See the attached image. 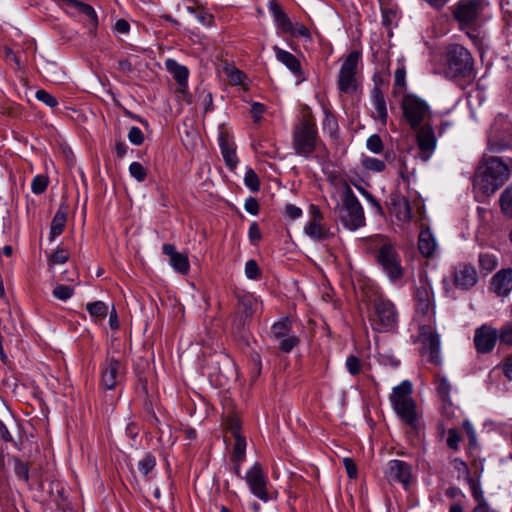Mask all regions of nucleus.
<instances>
[{
    "mask_svg": "<svg viewBox=\"0 0 512 512\" xmlns=\"http://www.w3.org/2000/svg\"><path fill=\"white\" fill-rule=\"evenodd\" d=\"M415 309L419 321V341L421 353L428 361L439 365L440 357V336L435 332L434 327V303L432 287L429 282L421 280L414 294Z\"/></svg>",
    "mask_w": 512,
    "mask_h": 512,
    "instance_id": "f257e3e1",
    "label": "nucleus"
},
{
    "mask_svg": "<svg viewBox=\"0 0 512 512\" xmlns=\"http://www.w3.org/2000/svg\"><path fill=\"white\" fill-rule=\"evenodd\" d=\"M511 172V159L505 162L499 157H489L479 166L474 186L483 195L490 196L510 178Z\"/></svg>",
    "mask_w": 512,
    "mask_h": 512,
    "instance_id": "f03ea898",
    "label": "nucleus"
},
{
    "mask_svg": "<svg viewBox=\"0 0 512 512\" xmlns=\"http://www.w3.org/2000/svg\"><path fill=\"white\" fill-rule=\"evenodd\" d=\"M370 249L374 250L375 258L382 271L391 282H397L404 276L401 256L395 244L387 237L376 235L370 239Z\"/></svg>",
    "mask_w": 512,
    "mask_h": 512,
    "instance_id": "7ed1b4c3",
    "label": "nucleus"
},
{
    "mask_svg": "<svg viewBox=\"0 0 512 512\" xmlns=\"http://www.w3.org/2000/svg\"><path fill=\"white\" fill-rule=\"evenodd\" d=\"M489 3L485 0H459L451 6L453 18L457 21L461 31L475 29L483 19Z\"/></svg>",
    "mask_w": 512,
    "mask_h": 512,
    "instance_id": "20e7f679",
    "label": "nucleus"
},
{
    "mask_svg": "<svg viewBox=\"0 0 512 512\" xmlns=\"http://www.w3.org/2000/svg\"><path fill=\"white\" fill-rule=\"evenodd\" d=\"M413 387L410 381L404 380L395 386L389 400L398 417L407 425L414 426L418 420L416 404L412 398Z\"/></svg>",
    "mask_w": 512,
    "mask_h": 512,
    "instance_id": "39448f33",
    "label": "nucleus"
},
{
    "mask_svg": "<svg viewBox=\"0 0 512 512\" xmlns=\"http://www.w3.org/2000/svg\"><path fill=\"white\" fill-rule=\"evenodd\" d=\"M338 217L343 226L355 231L365 225L364 210L356 195L348 185H344L342 203L336 207Z\"/></svg>",
    "mask_w": 512,
    "mask_h": 512,
    "instance_id": "423d86ee",
    "label": "nucleus"
},
{
    "mask_svg": "<svg viewBox=\"0 0 512 512\" xmlns=\"http://www.w3.org/2000/svg\"><path fill=\"white\" fill-rule=\"evenodd\" d=\"M473 58L471 53L459 44L448 48L446 55V73L452 78L470 77L473 74Z\"/></svg>",
    "mask_w": 512,
    "mask_h": 512,
    "instance_id": "0eeeda50",
    "label": "nucleus"
},
{
    "mask_svg": "<svg viewBox=\"0 0 512 512\" xmlns=\"http://www.w3.org/2000/svg\"><path fill=\"white\" fill-rule=\"evenodd\" d=\"M401 107L404 118L411 128H419L424 122L430 123L432 113L429 105L422 98L414 94L405 95Z\"/></svg>",
    "mask_w": 512,
    "mask_h": 512,
    "instance_id": "6e6552de",
    "label": "nucleus"
},
{
    "mask_svg": "<svg viewBox=\"0 0 512 512\" xmlns=\"http://www.w3.org/2000/svg\"><path fill=\"white\" fill-rule=\"evenodd\" d=\"M316 138L315 121L309 116H304L293 132V143L296 152L305 156L310 154L315 149Z\"/></svg>",
    "mask_w": 512,
    "mask_h": 512,
    "instance_id": "1a4fd4ad",
    "label": "nucleus"
},
{
    "mask_svg": "<svg viewBox=\"0 0 512 512\" xmlns=\"http://www.w3.org/2000/svg\"><path fill=\"white\" fill-rule=\"evenodd\" d=\"M361 60L359 51H351L343 60L338 74V88L345 94H353L357 90L358 65Z\"/></svg>",
    "mask_w": 512,
    "mask_h": 512,
    "instance_id": "9d476101",
    "label": "nucleus"
},
{
    "mask_svg": "<svg viewBox=\"0 0 512 512\" xmlns=\"http://www.w3.org/2000/svg\"><path fill=\"white\" fill-rule=\"evenodd\" d=\"M398 324L395 305L388 299L379 297L374 302L372 325L379 332L392 331Z\"/></svg>",
    "mask_w": 512,
    "mask_h": 512,
    "instance_id": "9b49d317",
    "label": "nucleus"
},
{
    "mask_svg": "<svg viewBox=\"0 0 512 512\" xmlns=\"http://www.w3.org/2000/svg\"><path fill=\"white\" fill-rule=\"evenodd\" d=\"M245 481L254 496L264 502L269 500L267 491V475L259 463H254L246 472Z\"/></svg>",
    "mask_w": 512,
    "mask_h": 512,
    "instance_id": "f8f14e48",
    "label": "nucleus"
},
{
    "mask_svg": "<svg viewBox=\"0 0 512 512\" xmlns=\"http://www.w3.org/2000/svg\"><path fill=\"white\" fill-rule=\"evenodd\" d=\"M384 473L390 483H400L405 489L409 487L412 480V467L402 460H390Z\"/></svg>",
    "mask_w": 512,
    "mask_h": 512,
    "instance_id": "ddd939ff",
    "label": "nucleus"
},
{
    "mask_svg": "<svg viewBox=\"0 0 512 512\" xmlns=\"http://www.w3.org/2000/svg\"><path fill=\"white\" fill-rule=\"evenodd\" d=\"M309 217L308 222L304 226V232L308 237L313 240L323 241L333 235L331 231L322 224L323 216L316 206H310Z\"/></svg>",
    "mask_w": 512,
    "mask_h": 512,
    "instance_id": "4468645a",
    "label": "nucleus"
},
{
    "mask_svg": "<svg viewBox=\"0 0 512 512\" xmlns=\"http://www.w3.org/2000/svg\"><path fill=\"white\" fill-rule=\"evenodd\" d=\"M124 376V366L114 357H108L101 368V383L108 389L113 390Z\"/></svg>",
    "mask_w": 512,
    "mask_h": 512,
    "instance_id": "2eb2a0df",
    "label": "nucleus"
},
{
    "mask_svg": "<svg viewBox=\"0 0 512 512\" xmlns=\"http://www.w3.org/2000/svg\"><path fill=\"white\" fill-rule=\"evenodd\" d=\"M416 139L422 160L428 161L437 146V139L430 123L419 127Z\"/></svg>",
    "mask_w": 512,
    "mask_h": 512,
    "instance_id": "dca6fc26",
    "label": "nucleus"
},
{
    "mask_svg": "<svg viewBox=\"0 0 512 512\" xmlns=\"http://www.w3.org/2000/svg\"><path fill=\"white\" fill-rule=\"evenodd\" d=\"M499 339L498 331L488 325L478 328L474 336V344L478 352L488 353L493 350Z\"/></svg>",
    "mask_w": 512,
    "mask_h": 512,
    "instance_id": "f3484780",
    "label": "nucleus"
},
{
    "mask_svg": "<svg viewBox=\"0 0 512 512\" xmlns=\"http://www.w3.org/2000/svg\"><path fill=\"white\" fill-rule=\"evenodd\" d=\"M478 281L476 269L471 265H462L455 269L453 273L454 285L462 290L472 288Z\"/></svg>",
    "mask_w": 512,
    "mask_h": 512,
    "instance_id": "a211bd4d",
    "label": "nucleus"
},
{
    "mask_svg": "<svg viewBox=\"0 0 512 512\" xmlns=\"http://www.w3.org/2000/svg\"><path fill=\"white\" fill-rule=\"evenodd\" d=\"M491 289L499 297H506L512 291V269L498 271L491 280Z\"/></svg>",
    "mask_w": 512,
    "mask_h": 512,
    "instance_id": "6ab92c4d",
    "label": "nucleus"
},
{
    "mask_svg": "<svg viewBox=\"0 0 512 512\" xmlns=\"http://www.w3.org/2000/svg\"><path fill=\"white\" fill-rule=\"evenodd\" d=\"M162 251L170 258V265L180 274H187L190 268L187 255L179 253L172 244H164Z\"/></svg>",
    "mask_w": 512,
    "mask_h": 512,
    "instance_id": "aec40b11",
    "label": "nucleus"
},
{
    "mask_svg": "<svg viewBox=\"0 0 512 512\" xmlns=\"http://www.w3.org/2000/svg\"><path fill=\"white\" fill-rule=\"evenodd\" d=\"M167 71L173 76L178 83L180 90L184 91L187 88L189 70L186 66L178 63L175 59L169 58L165 61Z\"/></svg>",
    "mask_w": 512,
    "mask_h": 512,
    "instance_id": "412c9836",
    "label": "nucleus"
},
{
    "mask_svg": "<svg viewBox=\"0 0 512 512\" xmlns=\"http://www.w3.org/2000/svg\"><path fill=\"white\" fill-rule=\"evenodd\" d=\"M392 213L402 223H409L412 219L410 203L402 196H396L392 199Z\"/></svg>",
    "mask_w": 512,
    "mask_h": 512,
    "instance_id": "4be33fe9",
    "label": "nucleus"
},
{
    "mask_svg": "<svg viewBox=\"0 0 512 512\" xmlns=\"http://www.w3.org/2000/svg\"><path fill=\"white\" fill-rule=\"evenodd\" d=\"M418 248L424 257L428 258L434 255L437 242L429 228L421 229L418 239Z\"/></svg>",
    "mask_w": 512,
    "mask_h": 512,
    "instance_id": "5701e85b",
    "label": "nucleus"
},
{
    "mask_svg": "<svg viewBox=\"0 0 512 512\" xmlns=\"http://www.w3.org/2000/svg\"><path fill=\"white\" fill-rule=\"evenodd\" d=\"M261 307V302L252 294L245 293L238 296V309L245 318H250Z\"/></svg>",
    "mask_w": 512,
    "mask_h": 512,
    "instance_id": "b1692460",
    "label": "nucleus"
},
{
    "mask_svg": "<svg viewBox=\"0 0 512 512\" xmlns=\"http://www.w3.org/2000/svg\"><path fill=\"white\" fill-rule=\"evenodd\" d=\"M273 50L276 59L285 65L294 75L300 76L302 74L300 62L292 53L281 49L277 45L273 47Z\"/></svg>",
    "mask_w": 512,
    "mask_h": 512,
    "instance_id": "393cba45",
    "label": "nucleus"
},
{
    "mask_svg": "<svg viewBox=\"0 0 512 512\" xmlns=\"http://www.w3.org/2000/svg\"><path fill=\"white\" fill-rule=\"evenodd\" d=\"M269 11L273 16L274 22L278 29L283 33L292 32V22L281 7L274 1L269 2Z\"/></svg>",
    "mask_w": 512,
    "mask_h": 512,
    "instance_id": "a878e982",
    "label": "nucleus"
},
{
    "mask_svg": "<svg viewBox=\"0 0 512 512\" xmlns=\"http://www.w3.org/2000/svg\"><path fill=\"white\" fill-rule=\"evenodd\" d=\"M219 146L226 165L230 170L235 169L238 164L235 148L229 144L228 140L223 135L220 136Z\"/></svg>",
    "mask_w": 512,
    "mask_h": 512,
    "instance_id": "bb28decb",
    "label": "nucleus"
},
{
    "mask_svg": "<svg viewBox=\"0 0 512 512\" xmlns=\"http://www.w3.org/2000/svg\"><path fill=\"white\" fill-rule=\"evenodd\" d=\"M372 103L375 109L376 116L379 118L383 125L386 124L388 112L383 93L379 88H374L372 92Z\"/></svg>",
    "mask_w": 512,
    "mask_h": 512,
    "instance_id": "cd10ccee",
    "label": "nucleus"
},
{
    "mask_svg": "<svg viewBox=\"0 0 512 512\" xmlns=\"http://www.w3.org/2000/svg\"><path fill=\"white\" fill-rule=\"evenodd\" d=\"M230 429L235 439L233 457L236 461L241 462L245 457L246 440L239 433L237 426H231Z\"/></svg>",
    "mask_w": 512,
    "mask_h": 512,
    "instance_id": "c85d7f7f",
    "label": "nucleus"
},
{
    "mask_svg": "<svg viewBox=\"0 0 512 512\" xmlns=\"http://www.w3.org/2000/svg\"><path fill=\"white\" fill-rule=\"evenodd\" d=\"M66 224V214L61 211H57L54 215L51 226H50V239L54 240L57 236H59L65 227Z\"/></svg>",
    "mask_w": 512,
    "mask_h": 512,
    "instance_id": "c756f323",
    "label": "nucleus"
},
{
    "mask_svg": "<svg viewBox=\"0 0 512 512\" xmlns=\"http://www.w3.org/2000/svg\"><path fill=\"white\" fill-rule=\"evenodd\" d=\"M64 7L73 8L92 20H96L97 18L95 10L87 3L78 0H68Z\"/></svg>",
    "mask_w": 512,
    "mask_h": 512,
    "instance_id": "7c9ffc66",
    "label": "nucleus"
},
{
    "mask_svg": "<svg viewBox=\"0 0 512 512\" xmlns=\"http://www.w3.org/2000/svg\"><path fill=\"white\" fill-rule=\"evenodd\" d=\"M361 165L365 170L371 172H382L386 168V164L384 161L366 155H362Z\"/></svg>",
    "mask_w": 512,
    "mask_h": 512,
    "instance_id": "2f4dec72",
    "label": "nucleus"
},
{
    "mask_svg": "<svg viewBox=\"0 0 512 512\" xmlns=\"http://www.w3.org/2000/svg\"><path fill=\"white\" fill-rule=\"evenodd\" d=\"M500 206L502 212L512 218V183L501 193Z\"/></svg>",
    "mask_w": 512,
    "mask_h": 512,
    "instance_id": "473e14b6",
    "label": "nucleus"
},
{
    "mask_svg": "<svg viewBox=\"0 0 512 512\" xmlns=\"http://www.w3.org/2000/svg\"><path fill=\"white\" fill-rule=\"evenodd\" d=\"M479 265L483 271L489 273L498 265L497 256L492 253H481L479 255Z\"/></svg>",
    "mask_w": 512,
    "mask_h": 512,
    "instance_id": "72a5a7b5",
    "label": "nucleus"
},
{
    "mask_svg": "<svg viewBox=\"0 0 512 512\" xmlns=\"http://www.w3.org/2000/svg\"><path fill=\"white\" fill-rule=\"evenodd\" d=\"M289 332H291V324L288 319H282L274 323L271 329L272 337L275 340L287 336Z\"/></svg>",
    "mask_w": 512,
    "mask_h": 512,
    "instance_id": "f704fd0d",
    "label": "nucleus"
},
{
    "mask_svg": "<svg viewBox=\"0 0 512 512\" xmlns=\"http://www.w3.org/2000/svg\"><path fill=\"white\" fill-rule=\"evenodd\" d=\"M86 308L93 318L104 319L108 314V306L102 301L88 303Z\"/></svg>",
    "mask_w": 512,
    "mask_h": 512,
    "instance_id": "c9c22d12",
    "label": "nucleus"
},
{
    "mask_svg": "<svg viewBox=\"0 0 512 512\" xmlns=\"http://www.w3.org/2000/svg\"><path fill=\"white\" fill-rule=\"evenodd\" d=\"M276 341L278 342L280 350L286 353L291 352L294 349V347L299 343L298 337L292 331L289 332L287 336L279 338Z\"/></svg>",
    "mask_w": 512,
    "mask_h": 512,
    "instance_id": "e433bc0d",
    "label": "nucleus"
},
{
    "mask_svg": "<svg viewBox=\"0 0 512 512\" xmlns=\"http://www.w3.org/2000/svg\"><path fill=\"white\" fill-rule=\"evenodd\" d=\"M156 466V459L151 454H146L139 462H138V469L139 472L144 476L147 477L149 473H151Z\"/></svg>",
    "mask_w": 512,
    "mask_h": 512,
    "instance_id": "4c0bfd02",
    "label": "nucleus"
},
{
    "mask_svg": "<svg viewBox=\"0 0 512 512\" xmlns=\"http://www.w3.org/2000/svg\"><path fill=\"white\" fill-rule=\"evenodd\" d=\"M437 392L443 401L447 402L450 399L451 384L447 378L443 376H437L436 379Z\"/></svg>",
    "mask_w": 512,
    "mask_h": 512,
    "instance_id": "58836bf2",
    "label": "nucleus"
},
{
    "mask_svg": "<svg viewBox=\"0 0 512 512\" xmlns=\"http://www.w3.org/2000/svg\"><path fill=\"white\" fill-rule=\"evenodd\" d=\"M244 184L251 191L256 192L260 189V181L252 168H247L244 175Z\"/></svg>",
    "mask_w": 512,
    "mask_h": 512,
    "instance_id": "ea45409f",
    "label": "nucleus"
},
{
    "mask_svg": "<svg viewBox=\"0 0 512 512\" xmlns=\"http://www.w3.org/2000/svg\"><path fill=\"white\" fill-rule=\"evenodd\" d=\"M129 173L138 182H143L147 177V169L140 162H132L129 165Z\"/></svg>",
    "mask_w": 512,
    "mask_h": 512,
    "instance_id": "a19ab883",
    "label": "nucleus"
},
{
    "mask_svg": "<svg viewBox=\"0 0 512 512\" xmlns=\"http://www.w3.org/2000/svg\"><path fill=\"white\" fill-rule=\"evenodd\" d=\"M69 252L65 249H58L53 254H51L48 258L49 266L52 267L54 265H61L68 261Z\"/></svg>",
    "mask_w": 512,
    "mask_h": 512,
    "instance_id": "79ce46f5",
    "label": "nucleus"
},
{
    "mask_svg": "<svg viewBox=\"0 0 512 512\" xmlns=\"http://www.w3.org/2000/svg\"><path fill=\"white\" fill-rule=\"evenodd\" d=\"M226 76L233 85H240L243 83L245 75L243 72L233 66H227L224 69Z\"/></svg>",
    "mask_w": 512,
    "mask_h": 512,
    "instance_id": "37998d69",
    "label": "nucleus"
},
{
    "mask_svg": "<svg viewBox=\"0 0 512 512\" xmlns=\"http://www.w3.org/2000/svg\"><path fill=\"white\" fill-rule=\"evenodd\" d=\"M74 289L67 285H56L53 289V295L59 300L66 301L72 297Z\"/></svg>",
    "mask_w": 512,
    "mask_h": 512,
    "instance_id": "c03bdc74",
    "label": "nucleus"
},
{
    "mask_svg": "<svg viewBox=\"0 0 512 512\" xmlns=\"http://www.w3.org/2000/svg\"><path fill=\"white\" fill-rule=\"evenodd\" d=\"M36 99L50 108H55L58 105V100L45 90H38L36 92Z\"/></svg>",
    "mask_w": 512,
    "mask_h": 512,
    "instance_id": "a18cd8bd",
    "label": "nucleus"
},
{
    "mask_svg": "<svg viewBox=\"0 0 512 512\" xmlns=\"http://www.w3.org/2000/svg\"><path fill=\"white\" fill-rule=\"evenodd\" d=\"M48 185V180L43 175H37L31 182V190L35 194H41L45 191Z\"/></svg>",
    "mask_w": 512,
    "mask_h": 512,
    "instance_id": "49530a36",
    "label": "nucleus"
},
{
    "mask_svg": "<svg viewBox=\"0 0 512 512\" xmlns=\"http://www.w3.org/2000/svg\"><path fill=\"white\" fill-rule=\"evenodd\" d=\"M366 146L368 150L375 154L383 151L382 140L377 134H373L367 139Z\"/></svg>",
    "mask_w": 512,
    "mask_h": 512,
    "instance_id": "de8ad7c7",
    "label": "nucleus"
},
{
    "mask_svg": "<svg viewBox=\"0 0 512 512\" xmlns=\"http://www.w3.org/2000/svg\"><path fill=\"white\" fill-rule=\"evenodd\" d=\"M498 334L502 344L512 346V323L503 325L498 331Z\"/></svg>",
    "mask_w": 512,
    "mask_h": 512,
    "instance_id": "09e8293b",
    "label": "nucleus"
},
{
    "mask_svg": "<svg viewBox=\"0 0 512 512\" xmlns=\"http://www.w3.org/2000/svg\"><path fill=\"white\" fill-rule=\"evenodd\" d=\"M346 368L351 375H357L361 371V361L354 355L349 356L346 359Z\"/></svg>",
    "mask_w": 512,
    "mask_h": 512,
    "instance_id": "8fccbe9b",
    "label": "nucleus"
},
{
    "mask_svg": "<svg viewBox=\"0 0 512 512\" xmlns=\"http://www.w3.org/2000/svg\"><path fill=\"white\" fill-rule=\"evenodd\" d=\"M14 462H15L14 470H15V474L17 475V477L24 481H28V478H29L28 465L17 458L14 459Z\"/></svg>",
    "mask_w": 512,
    "mask_h": 512,
    "instance_id": "3c124183",
    "label": "nucleus"
},
{
    "mask_svg": "<svg viewBox=\"0 0 512 512\" xmlns=\"http://www.w3.org/2000/svg\"><path fill=\"white\" fill-rule=\"evenodd\" d=\"M196 18L200 24L205 26H211L214 22L213 15L201 6H198Z\"/></svg>",
    "mask_w": 512,
    "mask_h": 512,
    "instance_id": "603ef678",
    "label": "nucleus"
},
{
    "mask_svg": "<svg viewBox=\"0 0 512 512\" xmlns=\"http://www.w3.org/2000/svg\"><path fill=\"white\" fill-rule=\"evenodd\" d=\"M245 275L247 278L255 280L260 275V269L255 260H249L245 264Z\"/></svg>",
    "mask_w": 512,
    "mask_h": 512,
    "instance_id": "864d4df0",
    "label": "nucleus"
},
{
    "mask_svg": "<svg viewBox=\"0 0 512 512\" xmlns=\"http://www.w3.org/2000/svg\"><path fill=\"white\" fill-rule=\"evenodd\" d=\"M128 139L134 145H141L144 142L143 132L139 127L132 126L128 132Z\"/></svg>",
    "mask_w": 512,
    "mask_h": 512,
    "instance_id": "5fc2aeb1",
    "label": "nucleus"
},
{
    "mask_svg": "<svg viewBox=\"0 0 512 512\" xmlns=\"http://www.w3.org/2000/svg\"><path fill=\"white\" fill-rule=\"evenodd\" d=\"M461 437L456 429L451 428L448 430L447 445L453 450H458Z\"/></svg>",
    "mask_w": 512,
    "mask_h": 512,
    "instance_id": "6e6d98bb",
    "label": "nucleus"
},
{
    "mask_svg": "<svg viewBox=\"0 0 512 512\" xmlns=\"http://www.w3.org/2000/svg\"><path fill=\"white\" fill-rule=\"evenodd\" d=\"M343 465L346 469V473L349 478L354 479L357 477V467L351 458H348V457L344 458Z\"/></svg>",
    "mask_w": 512,
    "mask_h": 512,
    "instance_id": "4d7b16f0",
    "label": "nucleus"
},
{
    "mask_svg": "<svg viewBox=\"0 0 512 512\" xmlns=\"http://www.w3.org/2000/svg\"><path fill=\"white\" fill-rule=\"evenodd\" d=\"M286 213H287L288 217L292 220L297 219L302 216V210L293 204H288L286 206Z\"/></svg>",
    "mask_w": 512,
    "mask_h": 512,
    "instance_id": "13d9d810",
    "label": "nucleus"
},
{
    "mask_svg": "<svg viewBox=\"0 0 512 512\" xmlns=\"http://www.w3.org/2000/svg\"><path fill=\"white\" fill-rule=\"evenodd\" d=\"M264 106L261 103H253L251 107V114L255 121H259L264 113Z\"/></svg>",
    "mask_w": 512,
    "mask_h": 512,
    "instance_id": "bf43d9fd",
    "label": "nucleus"
},
{
    "mask_svg": "<svg viewBox=\"0 0 512 512\" xmlns=\"http://www.w3.org/2000/svg\"><path fill=\"white\" fill-rule=\"evenodd\" d=\"M324 128H329L331 131H335L337 129V122L335 118L328 112L325 111V118L323 120Z\"/></svg>",
    "mask_w": 512,
    "mask_h": 512,
    "instance_id": "052dcab7",
    "label": "nucleus"
},
{
    "mask_svg": "<svg viewBox=\"0 0 512 512\" xmlns=\"http://www.w3.org/2000/svg\"><path fill=\"white\" fill-rule=\"evenodd\" d=\"M405 76H406V71H405L404 67L398 68L394 74L395 85L403 87L405 85Z\"/></svg>",
    "mask_w": 512,
    "mask_h": 512,
    "instance_id": "680f3d73",
    "label": "nucleus"
},
{
    "mask_svg": "<svg viewBox=\"0 0 512 512\" xmlns=\"http://www.w3.org/2000/svg\"><path fill=\"white\" fill-rule=\"evenodd\" d=\"M294 36L303 37V38H310V31L307 27L304 25H299L295 29L292 27V32H290Z\"/></svg>",
    "mask_w": 512,
    "mask_h": 512,
    "instance_id": "e2e57ef3",
    "label": "nucleus"
},
{
    "mask_svg": "<svg viewBox=\"0 0 512 512\" xmlns=\"http://www.w3.org/2000/svg\"><path fill=\"white\" fill-rule=\"evenodd\" d=\"M463 428H464V430L466 431V433H467V435L469 437L470 443L471 444H475V442H476V432H475V429H474L473 425L469 421H465L463 423Z\"/></svg>",
    "mask_w": 512,
    "mask_h": 512,
    "instance_id": "0e129e2a",
    "label": "nucleus"
},
{
    "mask_svg": "<svg viewBox=\"0 0 512 512\" xmlns=\"http://www.w3.org/2000/svg\"><path fill=\"white\" fill-rule=\"evenodd\" d=\"M502 369L505 376L512 380V356L505 359L502 363Z\"/></svg>",
    "mask_w": 512,
    "mask_h": 512,
    "instance_id": "69168bd1",
    "label": "nucleus"
},
{
    "mask_svg": "<svg viewBox=\"0 0 512 512\" xmlns=\"http://www.w3.org/2000/svg\"><path fill=\"white\" fill-rule=\"evenodd\" d=\"M249 238L251 241H258L261 238L260 230L256 223H252L249 228Z\"/></svg>",
    "mask_w": 512,
    "mask_h": 512,
    "instance_id": "338daca9",
    "label": "nucleus"
},
{
    "mask_svg": "<svg viewBox=\"0 0 512 512\" xmlns=\"http://www.w3.org/2000/svg\"><path fill=\"white\" fill-rule=\"evenodd\" d=\"M115 29L117 32H119L121 34H126L129 32L130 25L126 20L120 19L116 22Z\"/></svg>",
    "mask_w": 512,
    "mask_h": 512,
    "instance_id": "774afa93",
    "label": "nucleus"
}]
</instances>
